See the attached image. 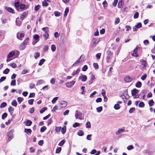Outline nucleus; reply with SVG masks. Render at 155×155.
Masks as SVG:
<instances>
[{
    "label": "nucleus",
    "mask_w": 155,
    "mask_h": 155,
    "mask_svg": "<svg viewBox=\"0 0 155 155\" xmlns=\"http://www.w3.org/2000/svg\"><path fill=\"white\" fill-rule=\"evenodd\" d=\"M88 68V67L87 65H84L83 67L82 68V70L83 71H86Z\"/></svg>",
    "instance_id": "39"
},
{
    "label": "nucleus",
    "mask_w": 155,
    "mask_h": 155,
    "mask_svg": "<svg viewBox=\"0 0 155 155\" xmlns=\"http://www.w3.org/2000/svg\"><path fill=\"white\" fill-rule=\"evenodd\" d=\"M26 47V45L22 43L19 47V49L20 50H24Z\"/></svg>",
    "instance_id": "25"
},
{
    "label": "nucleus",
    "mask_w": 155,
    "mask_h": 155,
    "mask_svg": "<svg viewBox=\"0 0 155 155\" xmlns=\"http://www.w3.org/2000/svg\"><path fill=\"white\" fill-rule=\"evenodd\" d=\"M23 98L21 97H18L17 98V100L19 104L23 101Z\"/></svg>",
    "instance_id": "58"
},
{
    "label": "nucleus",
    "mask_w": 155,
    "mask_h": 155,
    "mask_svg": "<svg viewBox=\"0 0 155 155\" xmlns=\"http://www.w3.org/2000/svg\"><path fill=\"white\" fill-rule=\"evenodd\" d=\"M40 5H36L35 6V11H38L40 8Z\"/></svg>",
    "instance_id": "60"
},
{
    "label": "nucleus",
    "mask_w": 155,
    "mask_h": 155,
    "mask_svg": "<svg viewBox=\"0 0 155 155\" xmlns=\"http://www.w3.org/2000/svg\"><path fill=\"white\" fill-rule=\"evenodd\" d=\"M6 9L9 12L11 13H14V11L13 10V9L10 7H5Z\"/></svg>",
    "instance_id": "18"
},
{
    "label": "nucleus",
    "mask_w": 155,
    "mask_h": 155,
    "mask_svg": "<svg viewBox=\"0 0 155 155\" xmlns=\"http://www.w3.org/2000/svg\"><path fill=\"white\" fill-rule=\"evenodd\" d=\"M147 75L146 74H143L141 77V79L142 80H145L147 78Z\"/></svg>",
    "instance_id": "40"
},
{
    "label": "nucleus",
    "mask_w": 155,
    "mask_h": 155,
    "mask_svg": "<svg viewBox=\"0 0 155 155\" xmlns=\"http://www.w3.org/2000/svg\"><path fill=\"white\" fill-rule=\"evenodd\" d=\"M43 36L45 38V39L47 40L49 37V34L47 32H45L43 35Z\"/></svg>",
    "instance_id": "20"
},
{
    "label": "nucleus",
    "mask_w": 155,
    "mask_h": 155,
    "mask_svg": "<svg viewBox=\"0 0 155 155\" xmlns=\"http://www.w3.org/2000/svg\"><path fill=\"white\" fill-rule=\"evenodd\" d=\"M45 61V60L44 59H41V60H40L38 63V65L40 66Z\"/></svg>",
    "instance_id": "33"
},
{
    "label": "nucleus",
    "mask_w": 155,
    "mask_h": 155,
    "mask_svg": "<svg viewBox=\"0 0 155 155\" xmlns=\"http://www.w3.org/2000/svg\"><path fill=\"white\" fill-rule=\"evenodd\" d=\"M43 81L42 80H39L38 81L36 85H40L43 83Z\"/></svg>",
    "instance_id": "57"
},
{
    "label": "nucleus",
    "mask_w": 155,
    "mask_h": 155,
    "mask_svg": "<svg viewBox=\"0 0 155 155\" xmlns=\"http://www.w3.org/2000/svg\"><path fill=\"white\" fill-rule=\"evenodd\" d=\"M93 65L94 68L96 69H97L98 68V65L97 63H94L93 64Z\"/></svg>",
    "instance_id": "62"
},
{
    "label": "nucleus",
    "mask_w": 155,
    "mask_h": 155,
    "mask_svg": "<svg viewBox=\"0 0 155 155\" xmlns=\"http://www.w3.org/2000/svg\"><path fill=\"white\" fill-rule=\"evenodd\" d=\"M29 40V38H26V39L22 43L26 45L27 44V43L28 42Z\"/></svg>",
    "instance_id": "36"
},
{
    "label": "nucleus",
    "mask_w": 155,
    "mask_h": 155,
    "mask_svg": "<svg viewBox=\"0 0 155 155\" xmlns=\"http://www.w3.org/2000/svg\"><path fill=\"white\" fill-rule=\"evenodd\" d=\"M123 4V2L122 0H120L118 3V5L119 8H121L122 6V5Z\"/></svg>",
    "instance_id": "27"
},
{
    "label": "nucleus",
    "mask_w": 155,
    "mask_h": 155,
    "mask_svg": "<svg viewBox=\"0 0 155 155\" xmlns=\"http://www.w3.org/2000/svg\"><path fill=\"white\" fill-rule=\"evenodd\" d=\"M67 105V103L65 101H62L59 104V106L60 108H63L65 107Z\"/></svg>",
    "instance_id": "5"
},
{
    "label": "nucleus",
    "mask_w": 155,
    "mask_h": 155,
    "mask_svg": "<svg viewBox=\"0 0 155 155\" xmlns=\"http://www.w3.org/2000/svg\"><path fill=\"white\" fill-rule=\"evenodd\" d=\"M7 116V114L6 113H4L2 115V119H4L6 118Z\"/></svg>",
    "instance_id": "48"
},
{
    "label": "nucleus",
    "mask_w": 155,
    "mask_h": 155,
    "mask_svg": "<svg viewBox=\"0 0 155 155\" xmlns=\"http://www.w3.org/2000/svg\"><path fill=\"white\" fill-rule=\"evenodd\" d=\"M142 24L141 23L139 22L137 23L134 27H133V29L134 31H137V28H139L141 27Z\"/></svg>",
    "instance_id": "8"
},
{
    "label": "nucleus",
    "mask_w": 155,
    "mask_h": 155,
    "mask_svg": "<svg viewBox=\"0 0 155 155\" xmlns=\"http://www.w3.org/2000/svg\"><path fill=\"white\" fill-rule=\"evenodd\" d=\"M61 129V127H55V130L56 132H59L60 131Z\"/></svg>",
    "instance_id": "37"
},
{
    "label": "nucleus",
    "mask_w": 155,
    "mask_h": 155,
    "mask_svg": "<svg viewBox=\"0 0 155 155\" xmlns=\"http://www.w3.org/2000/svg\"><path fill=\"white\" fill-rule=\"evenodd\" d=\"M124 80L126 82H129L132 81V79L128 76H126L124 78Z\"/></svg>",
    "instance_id": "14"
},
{
    "label": "nucleus",
    "mask_w": 155,
    "mask_h": 155,
    "mask_svg": "<svg viewBox=\"0 0 155 155\" xmlns=\"http://www.w3.org/2000/svg\"><path fill=\"white\" fill-rule=\"evenodd\" d=\"M154 102L152 100H150L148 101V104L150 106H153L154 104Z\"/></svg>",
    "instance_id": "29"
},
{
    "label": "nucleus",
    "mask_w": 155,
    "mask_h": 155,
    "mask_svg": "<svg viewBox=\"0 0 155 155\" xmlns=\"http://www.w3.org/2000/svg\"><path fill=\"white\" fill-rule=\"evenodd\" d=\"M75 83V82L74 81H72L70 82H68L66 83V86L68 88L71 87L73 86Z\"/></svg>",
    "instance_id": "10"
},
{
    "label": "nucleus",
    "mask_w": 155,
    "mask_h": 155,
    "mask_svg": "<svg viewBox=\"0 0 155 155\" xmlns=\"http://www.w3.org/2000/svg\"><path fill=\"white\" fill-rule=\"evenodd\" d=\"M7 105V104L6 102H4L1 104L0 107L1 108L4 107Z\"/></svg>",
    "instance_id": "43"
},
{
    "label": "nucleus",
    "mask_w": 155,
    "mask_h": 155,
    "mask_svg": "<svg viewBox=\"0 0 155 155\" xmlns=\"http://www.w3.org/2000/svg\"><path fill=\"white\" fill-rule=\"evenodd\" d=\"M12 106H16L17 105V103L15 100H14L12 103Z\"/></svg>",
    "instance_id": "53"
},
{
    "label": "nucleus",
    "mask_w": 155,
    "mask_h": 155,
    "mask_svg": "<svg viewBox=\"0 0 155 155\" xmlns=\"http://www.w3.org/2000/svg\"><path fill=\"white\" fill-rule=\"evenodd\" d=\"M15 54V52L14 51H12L9 53L7 56L6 62H8L12 60V57Z\"/></svg>",
    "instance_id": "1"
},
{
    "label": "nucleus",
    "mask_w": 155,
    "mask_h": 155,
    "mask_svg": "<svg viewBox=\"0 0 155 155\" xmlns=\"http://www.w3.org/2000/svg\"><path fill=\"white\" fill-rule=\"evenodd\" d=\"M48 46L47 45H45L43 48L44 51H45L48 50Z\"/></svg>",
    "instance_id": "63"
},
{
    "label": "nucleus",
    "mask_w": 155,
    "mask_h": 155,
    "mask_svg": "<svg viewBox=\"0 0 155 155\" xmlns=\"http://www.w3.org/2000/svg\"><path fill=\"white\" fill-rule=\"evenodd\" d=\"M24 123H25L27 126H30L31 125L32 122L30 120H26V122Z\"/></svg>",
    "instance_id": "19"
},
{
    "label": "nucleus",
    "mask_w": 155,
    "mask_h": 155,
    "mask_svg": "<svg viewBox=\"0 0 155 155\" xmlns=\"http://www.w3.org/2000/svg\"><path fill=\"white\" fill-rule=\"evenodd\" d=\"M135 110V108L134 107H132L130 108L129 110V112L130 113H132Z\"/></svg>",
    "instance_id": "55"
},
{
    "label": "nucleus",
    "mask_w": 155,
    "mask_h": 155,
    "mask_svg": "<svg viewBox=\"0 0 155 155\" xmlns=\"http://www.w3.org/2000/svg\"><path fill=\"white\" fill-rule=\"evenodd\" d=\"M11 86H15L16 85V81L15 80H12L11 82Z\"/></svg>",
    "instance_id": "45"
},
{
    "label": "nucleus",
    "mask_w": 155,
    "mask_h": 155,
    "mask_svg": "<svg viewBox=\"0 0 155 155\" xmlns=\"http://www.w3.org/2000/svg\"><path fill=\"white\" fill-rule=\"evenodd\" d=\"M80 125V124L79 123L76 122L73 124V127H74L75 128L79 126Z\"/></svg>",
    "instance_id": "50"
},
{
    "label": "nucleus",
    "mask_w": 155,
    "mask_h": 155,
    "mask_svg": "<svg viewBox=\"0 0 155 155\" xmlns=\"http://www.w3.org/2000/svg\"><path fill=\"white\" fill-rule=\"evenodd\" d=\"M81 57L82 56H81L79 58L75 61V63L73 64L72 66H74L75 64H78L79 63H81L82 62L83 60L82 59H81Z\"/></svg>",
    "instance_id": "15"
},
{
    "label": "nucleus",
    "mask_w": 155,
    "mask_h": 155,
    "mask_svg": "<svg viewBox=\"0 0 155 155\" xmlns=\"http://www.w3.org/2000/svg\"><path fill=\"white\" fill-rule=\"evenodd\" d=\"M79 79H81L82 81L84 82L86 81L87 77L85 75H82L79 77Z\"/></svg>",
    "instance_id": "11"
},
{
    "label": "nucleus",
    "mask_w": 155,
    "mask_h": 155,
    "mask_svg": "<svg viewBox=\"0 0 155 155\" xmlns=\"http://www.w3.org/2000/svg\"><path fill=\"white\" fill-rule=\"evenodd\" d=\"M65 143V141L64 140H62L58 144V145L60 146H62Z\"/></svg>",
    "instance_id": "44"
},
{
    "label": "nucleus",
    "mask_w": 155,
    "mask_h": 155,
    "mask_svg": "<svg viewBox=\"0 0 155 155\" xmlns=\"http://www.w3.org/2000/svg\"><path fill=\"white\" fill-rule=\"evenodd\" d=\"M69 11V9L68 8H67L65 9V10L64 12V17H66L67 15V14L68 12Z\"/></svg>",
    "instance_id": "32"
},
{
    "label": "nucleus",
    "mask_w": 155,
    "mask_h": 155,
    "mask_svg": "<svg viewBox=\"0 0 155 155\" xmlns=\"http://www.w3.org/2000/svg\"><path fill=\"white\" fill-rule=\"evenodd\" d=\"M96 110L97 112H101L102 110V107L101 106L97 107L96 108Z\"/></svg>",
    "instance_id": "42"
},
{
    "label": "nucleus",
    "mask_w": 155,
    "mask_h": 155,
    "mask_svg": "<svg viewBox=\"0 0 155 155\" xmlns=\"http://www.w3.org/2000/svg\"><path fill=\"white\" fill-rule=\"evenodd\" d=\"M61 150V148L60 147H58L56 150L55 153H59Z\"/></svg>",
    "instance_id": "38"
},
{
    "label": "nucleus",
    "mask_w": 155,
    "mask_h": 155,
    "mask_svg": "<svg viewBox=\"0 0 155 155\" xmlns=\"http://www.w3.org/2000/svg\"><path fill=\"white\" fill-rule=\"evenodd\" d=\"M80 68H78L76 71H74L72 73V75L74 76L76 75H78L80 72Z\"/></svg>",
    "instance_id": "16"
},
{
    "label": "nucleus",
    "mask_w": 155,
    "mask_h": 155,
    "mask_svg": "<svg viewBox=\"0 0 155 155\" xmlns=\"http://www.w3.org/2000/svg\"><path fill=\"white\" fill-rule=\"evenodd\" d=\"M28 14L27 12H23L20 16V19L21 20H23L26 17Z\"/></svg>",
    "instance_id": "12"
},
{
    "label": "nucleus",
    "mask_w": 155,
    "mask_h": 155,
    "mask_svg": "<svg viewBox=\"0 0 155 155\" xmlns=\"http://www.w3.org/2000/svg\"><path fill=\"white\" fill-rule=\"evenodd\" d=\"M58 110V107L55 105V106L53 109L51 111L52 112H55L56 110Z\"/></svg>",
    "instance_id": "61"
},
{
    "label": "nucleus",
    "mask_w": 155,
    "mask_h": 155,
    "mask_svg": "<svg viewBox=\"0 0 155 155\" xmlns=\"http://www.w3.org/2000/svg\"><path fill=\"white\" fill-rule=\"evenodd\" d=\"M56 46L54 45H52L51 46V50L52 51L54 52L55 51L56 49Z\"/></svg>",
    "instance_id": "52"
},
{
    "label": "nucleus",
    "mask_w": 155,
    "mask_h": 155,
    "mask_svg": "<svg viewBox=\"0 0 155 155\" xmlns=\"http://www.w3.org/2000/svg\"><path fill=\"white\" fill-rule=\"evenodd\" d=\"M140 49L139 47H136V48L134 50L132 54L133 56L137 57L138 56V54H137V50Z\"/></svg>",
    "instance_id": "7"
},
{
    "label": "nucleus",
    "mask_w": 155,
    "mask_h": 155,
    "mask_svg": "<svg viewBox=\"0 0 155 155\" xmlns=\"http://www.w3.org/2000/svg\"><path fill=\"white\" fill-rule=\"evenodd\" d=\"M142 84L140 81H138L135 84V86L137 87L140 88L141 87Z\"/></svg>",
    "instance_id": "22"
},
{
    "label": "nucleus",
    "mask_w": 155,
    "mask_h": 155,
    "mask_svg": "<svg viewBox=\"0 0 155 155\" xmlns=\"http://www.w3.org/2000/svg\"><path fill=\"white\" fill-rule=\"evenodd\" d=\"M139 13L137 12H136V13L134 15V19L137 18L139 16Z\"/></svg>",
    "instance_id": "46"
},
{
    "label": "nucleus",
    "mask_w": 155,
    "mask_h": 155,
    "mask_svg": "<svg viewBox=\"0 0 155 155\" xmlns=\"http://www.w3.org/2000/svg\"><path fill=\"white\" fill-rule=\"evenodd\" d=\"M47 109V108L46 107H44L42 108L40 110V113H41V114L43 113Z\"/></svg>",
    "instance_id": "35"
},
{
    "label": "nucleus",
    "mask_w": 155,
    "mask_h": 155,
    "mask_svg": "<svg viewBox=\"0 0 155 155\" xmlns=\"http://www.w3.org/2000/svg\"><path fill=\"white\" fill-rule=\"evenodd\" d=\"M86 127L87 128H89L91 127V125L90 122L87 121L85 124Z\"/></svg>",
    "instance_id": "30"
},
{
    "label": "nucleus",
    "mask_w": 155,
    "mask_h": 155,
    "mask_svg": "<svg viewBox=\"0 0 155 155\" xmlns=\"http://www.w3.org/2000/svg\"><path fill=\"white\" fill-rule=\"evenodd\" d=\"M42 5L43 6H47L48 5V3L46 1H44L42 2Z\"/></svg>",
    "instance_id": "41"
},
{
    "label": "nucleus",
    "mask_w": 155,
    "mask_h": 155,
    "mask_svg": "<svg viewBox=\"0 0 155 155\" xmlns=\"http://www.w3.org/2000/svg\"><path fill=\"white\" fill-rule=\"evenodd\" d=\"M102 4L103 5V6H104V8H106L107 7V2H106V1L105 0L104 1L103 3H102Z\"/></svg>",
    "instance_id": "34"
},
{
    "label": "nucleus",
    "mask_w": 155,
    "mask_h": 155,
    "mask_svg": "<svg viewBox=\"0 0 155 155\" xmlns=\"http://www.w3.org/2000/svg\"><path fill=\"white\" fill-rule=\"evenodd\" d=\"M66 127L65 126H64L62 128V130H61V133L64 134L66 132Z\"/></svg>",
    "instance_id": "26"
},
{
    "label": "nucleus",
    "mask_w": 155,
    "mask_h": 155,
    "mask_svg": "<svg viewBox=\"0 0 155 155\" xmlns=\"http://www.w3.org/2000/svg\"><path fill=\"white\" fill-rule=\"evenodd\" d=\"M114 107L115 109L118 110L120 109V105L119 104H117L114 105Z\"/></svg>",
    "instance_id": "23"
},
{
    "label": "nucleus",
    "mask_w": 155,
    "mask_h": 155,
    "mask_svg": "<svg viewBox=\"0 0 155 155\" xmlns=\"http://www.w3.org/2000/svg\"><path fill=\"white\" fill-rule=\"evenodd\" d=\"M83 115V114L81 112L77 111L76 112L75 116L76 119L82 120L84 119Z\"/></svg>",
    "instance_id": "2"
},
{
    "label": "nucleus",
    "mask_w": 155,
    "mask_h": 155,
    "mask_svg": "<svg viewBox=\"0 0 155 155\" xmlns=\"http://www.w3.org/2000/svg\"><path fill=\"white\" fill-rule=\"evenodd\" d=\"M139 92V91L136 89H134L131 91L132 95L134 97V98H137L138 96L137 94Z\"/></svg>",
    "instance_id": "3"
},
{
    "label": "nucleus",
    "mask_w": 155,
    "mask_h": 155,
    "mask_svg": "<svg viewBox=\"0 0 155 155\" xmlns=\"http://www.w3.org/2000/svg\"><path fill=\"white\" fill-rule=\"evenodd\" d=\"M25 132L28 134H30L31 132V130L30 129H25Z\"/></svg>",
    "instance_id": "24"
},
{
    "label": "nucleus",
    "mask_w": 155,
    "mask_h": 155,
    "mask_svg": "<svg viewBox=\"0 0 155 155\" xmlns=\"http://www.w3.org/2000/svg\"><path fill=\"white\" fill-rule=\"evenodd\" d=\"M140 61L141 62V65H143L142 69H145L147 67V63L146 61L144 60H141Z\"/></svg>",
    "instance_id": "9"
},
{
    "label": "nucleus",
    "mask_w": 155,
    "mask_h": 155,
    "mask_svg": "<svg viewBox=\"0 0 155 155\" xmlns=\"http://www.w3.org/2000/svg\"><path fill=\"white\" fill-rule=\"evenodd\" d=\"M40 56V54L38 52L35 53L34 55V58L35 59H36Z\"/></svg>",
    "instance_id": "51"
},
{
    "label": "nucleus",
    "mask_w": 155,
    "mask_h": 155,
    "mask_svg": "<svg viewBox=\"0 0 155 155\" xmlns=\"http://www.w3.org/2000/svg\"><path fill=\"white\" fill-rule=\"evenodd\" d=\"M125 131V129L124 128H119L117 130L116 134V135H118L121 134V133L124 132Z\"/></svg>",
    "instance_id": "13"
},
{
    "label": "nucleus",
    "mask_w": 155,
    "mask_h": 155,
    "mask_svg": "<svg viewBox=\"0 0 155 155\" xmlns=\"http://www.w3.org/2000/svg\"><path fill=\"white\" fill-rule=\"evenodd\" d=\"M10 65L13 68H15L17 67L16 64L15 63H11L10 64Z\"/></svg>",
    "instance_id": "47"
},
{
    "label": "nucleus",
    "mask_w": 155,
    "mask_h": 155,
    "mask_svg": "<svg viewBox=\"0 0 155 155\" xmlns=\"http://www.w3.org/2000/svg\"><path fill=\"white\" fill-rule=\"evenodd\" d=\"M33 38L36 41H38L39 39V35L37 34H35L33 36Z\"/></svg>",
    "instance_id": "17"
},
{
    "label": "nucleus",
    "mask_w": 155,
    "mask_h": 155,
    "mask_svg": "<svg viewBox=\"0 0 155 155\" xmlns=\"http://www.w3.org/2000/svg\"><path fill=\"white\" fill-rule=\"evenodd\" d=\"M58 97H55L52 100L51 102H52V103H54L58 100Z\"/></svg>",
    "instance_id": "49"
},
{
    "label": "nucleus",
    "mask_w": 155,
    "mask_h": 155,
    "mask_svg": "<svg viewBox=\"0 0 155 155\" xmlns=\"http://www.w3.org/2000/svg\"><path fill=\"white\" fill-rule=\"evenodd\" d=\"M46 128L45 126H43V127H42L40 129V131L41 132H44L45 131V130H46Z\"/></svg>",
    "instance_id": "59"
},
{
    "label": "nucleus",
    "mask_w": 155,
    "mask_h": 155,
    "mask_svg": "<svg viewBox=\"0 0 155 155\" xmlns=\"http://www.w3.org/2000/svg\"><path fill=\"white\" fill-rule=\"evenodd\" d=\"M60 14L61 13L58 11H56L54 13V14L55 16L56 17L59 16L60 15Z\"/></svg>",
    "instance_id": "56"
},
{
    "label": "nucleus",
    "mask_w": 155,
    "mask_h": 155,
    "mask_svg": "<svg viewBox=\"0 0 155 155\" xmlns=\"http://www.w3.org/2000/svg\"><path fill=\"white\" fill-rule=\"evenodd\" d=\"M15 7L16 8V9L17 10H18V9H19L18 8L19 6L20 5L19 3V2H16L15 3Z\"/></svg>",
    "instance_id": "28"
},
{
    "label": "nucleus",
    "mask_w": 155,
    "mask_h": 155,
    "mask_svg": "<svg viewBox=\"0 0 155 155\" xmlns=\"http://www.w3.org/2000/svg\"><path fill=\"white\" fill-rule=\"evenodd\" d=\"M9 71V69L8 68H6L3 71V73L4 74H7Z\"/></svg>",
    "instance_id": "64"
},
{
    "label": "nucleus",
    "mask_w": 155,
    "mask_h": 155,
    "mask_svg": "<svg viewBox=\"0 0 155 155\" xmlns=\"http://www.w3.org/2000/svg\"><path fill=\"white\" fill-rule=\"evenodd\" d=\"M83 131L82 130H79L78 132V134L80 136H82L84 135Z\"/></svg>",
    "instance_id": "31"
},
{
    "label": "nucleus",
    "mask_w": 155,
    "mask_h": 155,
    "mask_svg": "<svg viewBox=\"0 0 155 155\" xmlns=\"http://www.w3.org/2000/svg\"><path fill=\"white\" fill-rule=\"evenodd\" d=\"M101 38H95L93 40V44L92 45V47L95 46L101 40Z\"/></svg>",
    "instance_id": "6"
},
{
    "label": "nucleus",
    "mask_w": 155,
    "mask_h": 155,
    "mask_svg": "<svg viewBox=\"0 0 155 155\" xmlns=\"http://www.w3.org/2000/svg\"><path fill=\"white\" fill-rule=\"evenodd\" d=\"M144 105V103L143 102H140L138 105V106L139 107H143Z\"/></svg>",
    "instance_id": "54"
},
{
    "label": "nucleus",
    "mask_w": 155,
    "mask_h": 155,
    "mask_svg": "<svg viewBox=\"0 0 155 155\" xmlns=\"http://www.w3.org/2000/svg\"><path fill=\"white\" fill-rule=\"evenodd\" d=\"M107 55L106 58V59L107 62H110V60L111 59L113 54L110 51H107Z\"/></svg>",
    "instance_id": "4"
},
{
    "label": "nucleus",
    "mask_w": 155,
    "mask_h": 155,
    "mask_svg": "<svg viewBox=\"0 0 155 155\" xmlns=\"http://www.w3.org/2000/svg\"><path fill=\"white\" fill-rule=\"evenodd\" d=\"M8 110L11 114L12 115L13 112L14 108L12 107H10L8 108Z\"/></svg>",
    "instance_id": "21"
}]
</instances>
